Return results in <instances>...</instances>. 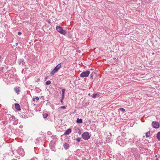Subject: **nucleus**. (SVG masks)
Wrapping results in <instances>:
<instances>
[{
	"label": "nucleus",
	"instance_id": "nucleus-1",
	"mask_svg": "<svg viewBox=\"0 0 160 160\" xmlns=\"http://www.w3.org/2000/svg\"><path fill=\"white\" fill-rule=\"evenodd\" d=\"M56 30L58 32L63 35H65L66 34V31L63 30L62 28L61 27L58 26H57L56 27Z\"/></svg>",
	"mask_w": 160,
	"mask_h": 160
},
{
	"label": "nucleus",
	"instance_id": "nucleus-2",
	"mask_svg": "<svg viewBox=\"0 0 160 160\" xmlns=\"http://www.w3.org/2000/svg\"><path fill=\"white\" fill-rule=\"evenodd\" d=\"M82 138L84 140H88L90 138V136L88 132H84L82 135Z\"/></svg>",
	"mask_w": 160,
	"mask_h": 160
},
{
	"label": "nucleus",
	"instance_id": "nucleus-3",
	"mask_svg": "<svg viewBox=\"0 0 160 160\" xmlns=\"http://www.w3.org/2000/svg\"><path fill=\"white\" fill-rule=\"evenodd\" d=\"M90 71H86L85 72H82L81 74L80 75V76L81 77H88L89 74H90Z\"/></svg>",
	"mask_w": 160,
	"mask_h": 160
},
{
	"label": "nucleus",
	"instance_id": "nucleus-4",
	"mask_svg": "<svg viewBox=\"0 0 160 160\" xmlns=\"http://www.w3.org/2000/svg\"><path fill=\"white\" fill-rule=\"evenodd\" d=\"M152 126L153 128H159V124L158 122L156 121L152 122Z\"/></svg>",
	"mask_w": 160,
	"mask_h": 160
},
{
	"label": "nucleus",
	"instance_id": "nucleus-5",
	"mask_svg": "<svg viewBox=\"0 0 160 160\" xmlns=\"http://www.w3.org/2000/svg\"><path fill=\"white\" fill-rule=\"evenodd\" d=\"M20 88L19 87H15L14 88V91L17 94H19L21 92L20 90L19 89Z\"/></svg>",
	"mask_w": 160,
	"mask_h": 160
},
{
	"label": "nucleus",
	"instance_id": "nucleus-6",
	"mask_svg": "<svg viewBox=\"0 0 160 160\" xmlns=\"http://www.w3.org/2000/svg\"><path fill=\"white\" fill-rule=\"evenodd\" d=\"M58 69L56 67H55L53 70L51 72V74L52 75H54L55 73L58 71Z\"/></svg>",
	"mask_w": 160,
	"mask_h": 160
},
{
	"label": "nucleus",
	"instance_id": "nucleus-7",
	"mask_svg": "<svg viewBox=\"0 0 160 160\" xmlns=\"http://www.w3.org/2000/svg\"><path fill=\"white\" fill-rule=\"evenodd\" d=\"M71 132V129L70 128L68 129L65 132L64 135H68Z\"/></svg>",
	"mask_w": 160,
	"mask_h": 160
},
{
	"label": "nucleus",
	"instance_id": "nucleus-8",
	"mask_svg": "<svg viewBox=\"0 0 160 160\" xmlns=\"http://www.w3.org/2000/svg\"><path fill=\"white\" fill-rule=\"evenodd\" d=\"M15 108L16 109H17L18 111H19L21 110L20 105L18 103H16L15 104Z\"/></svg>",
	"mask_w": 160,
	"mask_h": 160
},
{
	"label": "nucleus",
	"instance_id": "nucleus-9",
	"mask_svg": "<svg viewBox=\"0 0 160 160\" xmlns=\"http://www.w3.org/2000/svg\"><path fill=\"white\" fill-rule=\"evenodd\" d=\"M63 147L65 149H67L69 147V145L67 143H65L63 145Z\"/></svg>",
	"mask_w": 160,
	"mask_h": 160
},
{
	"label": "nucleus",
	"instance_id": "nucleus-10",
	"mask_svg": "<svg viewBox=\"0 0 160 160\" xmlns=\"http://www.w3.org/2000/svg\"><path fill=\"white\" fill-rule=\"evenodd\" d=\"M76 122L77 123H81L82 122V120L81 119H79L78 118L77 119Z\"/></svg>",
	"mask_w": 160,
	"mask_h": 160
},
{
	"label": "nucleus",
	"instance_id": "nucleus-11",
	"mask_svg": "<svg viewBox=\"0 0 160 160\" xmlns=\"http://www.w3.org/2000/svg\"><path fill=\"white\" fill-rule=\"evenodd\" d=\"M65 89H63L62 90V97H63V98H64V93L65 92Z\"/></svg>",
	"mask_w": 160,
	"mask_h": 160
},
{
	"label": "nucleus",
	"instance_id": "nucleus-12",
	"mask_svg": "<svg viewBox=\"0 0 160 160\" xmlns=\"http://www.w3.org/2000/svg\"><path fill=\"white\" fill-rule=\"evenodd\" d=\"M61 67V63H59L55 67H56L58 69H59Z\"/></svg>",
	"mask_w": 160,
	"mask_h": 160
},
{
	"label": "nucleus",
	"instance_id": "nucleus-13",
	"mask_svg": "<svg viewBox=\"0 0 160 160\" xmlns=\"http://www.w3.org/2000/svg\"><path fill=\"white\" fill-rule=\"evenodd\" d=\"M48 116V114L46 113L43 114V117L44 118H46Z\"/></svg>",
	"mask_w": 160,
	"mask_h": 160
},
{
	"label": "nucleus",
	"instance_id": "nucleus-14",
	"mask_svg": "<svg viewBox=\"0 0 160 160\" xmlns=\"http://www.w3.org/2000/svg\"><path fill=\"white\" fill-rule=\"evenodd\" d=\"M150 136V132L149 131L146 133V137L147 138L148 137Z\"/></svg>",
	"mask_w": 160,
	"mask_h": 160
},
{
	"label": "nucleus",
	"instance_id": "nucleus-15",
	"mask_svg": "<svg viewBox=\"0 0 160 160\" xmlns=\"http://www.w3.org/2000/svg\"><path fill=\"white\" fill-rule=\"evenodd\" d=\"M157 137L158 139L160 141V132L158 133L157 135Z\"/></svg>",
	"mask_w": 160,
	"mask_h": 160
},
{
	"label": "nucleus",
	"instance_id": "nucleus-16",
	"mask_svg": "<svg viewBox=\"0 0 160 160\" xmlns=\"http://www.w3.org/2000/svg\"><path fill=\"white\" fill-rule=\"evenodd\" d=\"M98 93L93 94L92 95V97L93 98H95L96 97V96L98 95Z\"/></svg>",
	"mask_w": 160,
	"mask_h": 160
},
{
	"label": "nucleus",
	"instance_id": "nucleus-17",
	"mask_svg": "<svg viewBox=\"0 0 160 160\" xmlns=\"http://www.w3.org/2000/svg\"><path fill=\"white\" fill-rule=\"evenodd\" d=\"M51 82L50 81L48 80L46 82V85H49L50 84Z\"/></svg>",
	"mask_w": 160,
	"mask_h": 160
},
{
	"label": "nucleus",
	"instance_id": "nucleus-18",
	"mask_svg": "<svg viewBox=\"0 0 160 160\" xmlns=\"http://www.w3.org/2000/svg\"><path fill=\"white\" fill-rule=\"evenodd\" d=\"M76 140L78 142H80L81 141V138H78L76 139Z\"/></svg>",
	"mask_w": 160,
	"mask_h": 160
},
{
	"label": "nucleus",
	"instance_id": "nucleus-19",
	"mask_svg": "<svg viewBox=\"0 0 160 160\" xmlns=\"http://www.w3.org/2000/svg\"><path fill=\"white\" fill-rule=\"evenodd\" d=\"M119 109L123 112H124L125 111V109L122 108H120Z\"/></svg>",
	"mask_w": 160,
	"mask_h": 160
},
{
	"label": "nucleus",
	"instance_id": "nucleus-20",
	"mask_svg": "<svg viewBox=\"0 0 160 160\" xmlns=\"http://www.w3.org/2000/svg\"><path fill=\"white\" fill-rule=\"evenodd\" d=\"M93 72H92V74H91L90 75V78H91V79H92V78H93Z\"/></svg>",
	"mask_w": 160,
	"mask_h": 160
},
{
	"label": "nucleus",
	"instance_id": "nucleus-21",
	"mask_svg": "<svg viewBox=\"0 0 160 160\" xmlns=\"http://www.w3.org/2000/svg\"><path fill=\"white\" fill-rule=\"evenodd\" d=\"M60 108L63 109H65L66 108V107L65 106H62Z\"/></svg>",
	"mask_w": 160,
	"mask_h": 160
},
{
	"label": "nucleus",
	"instance_id": "nucleus-22",
	"mask_svg": "<svg viewBox=\"0 0 160 160\" xmlns=\"http://www.w3.org/2000/svg\"><path fill=\"white\" fill-rule=\"evenodd\" d=\"M22 34V33L21 32H18V34L19 35H21Z\"/></svg>",
	"mask_w": 160,
	"mask_h": 160
},
{
	"label": "nucleus",
	"instance_id": "nucleus-23",
	"mask_svg": "<svg viewBox=\"0 0 160 160\" xmlns=\"http://www.w3.org/2000/svg\"><path fill=\"white\" fill-rule=\"evenodd\" d=\"M35 99H36L37 100H38L39 99V98L38 97H36Z\"/></svg>",
	"mask_w": 160,
	"mask_h": 160
},
{
	"label": "nucleus",
	"instance_id": "nucleus-24",
	"mask_svg": "<svg viewBox=\"0 0 160 160\" xmlns=\"http://www.w3.org/2000/svg\"><path fill=\"white\" fill-rule=\"evenodd\" d=\"M11 118H12V119H14L15 118V117H14V116H12V117H11Z\"/></svg>",
	"mask_w": 160,
	"mask_h": 160
},
{
	"label": "nucleus",
	"instance_id": "nucleus-25",
	"mask_svg": "<svg viewBox=\"0 0 160 160\" xmlns=\"http://www.w3.org/2000/svg\"><path fill=\"white\" fill-rule=\"evenodd\" d=\"M63 97H62V98L61 99V102H63Z\"/></svg>",
	"mask_w": 160,
	"mask_h": 160
},
{
	"label": "nucleus",
	"instance_id": "nucleus-26",
	"mask_svg": "<svg viewBox=\"0 0 160 160\" xmlns=\"http://www.w3.org/2000/svg\"><path fill=\"white\" fill-rule=\"evenodd\" d=\"M35 98H33V99H32L33 101H35Z\"/></svg>",
	"mask_w": 160,
	"mask_h": 160
},
{
	"label": "nucleus",
	"instance_id": "nucleus-27",
	"mask_svg": "<svg viewBox=\"0 0 160 160\" xmlns=\"http://www.w3.org/2000/svg\"><path fill=\"white\" fill-rule=\"evenodd\" d=\"M109 134H110V136H111L112 134H111V133L110 132L109 133Z\"/></svg>",
	"mask_w": 160,
	"mask_h": 160
},
{
	"label": "nucleus",
	"instance_id": "nucleus-28",
	"mask_svg": "<svg viewBox=\"0 0 160 160\" xmlns=\"http://www.w3.org/2000/svg\"><path fill=\"white\" fill-rule=\"evenodd\" d=\"M16 160V159H13V160Z\"/></svg>",
	"mask_w": 160,
	"mask_h": 160
}]
</instances>
